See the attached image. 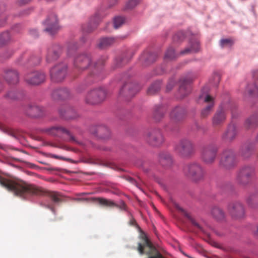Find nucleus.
<instances>
[{"label": "nucleus", "instance_id": "nucleus-1", "mask_svg": "<svg viewBox=\"0 0 258 258\" xmlns=\"http://www.w3.org/2000/svg\"><path fill=\"white\" fill-rule=\"evenodd\" d=\"M0 184L16 196L23 199H28L33 196H45L55 204H58L63 201L62 196L58 192L47 190L23 181H14L0 177Z\"/></svg>", "mask_w": 258, "mask_h": 258}, {"label": "nucleus", "instance_id": "nucleus-2", "mask_svg": "<svg viewBox=\"0 0 258 258\" xmlns=\"http://www.w3.org/2000/svg\"><path fill=\"white\" fill-rule=\"evenodd\" d=\"M102 64L103 62L93 63L91 55L88 53L78 54L74 60V67L78 71H83L89 68L94 69L88 79V81L91 82L98 81L102 79L100 69Z\"/></svg>", "mask_w": 258, "mask_h": 258}, {"label": "nucleus", "instance_id": "nucleus-3", "mask_svg": "<svg viewBox=\"0 0 258 258\" xmlns=\"http://www.w3.org/2000/svg\"><path fill=\"white\" fill-rule=\"evenodd\" d=\"M183 170L184 173L196 182L203 180L206 174L203 166L197 162H192L186 165Z\"/></svg>", "mask_w": 258, "mask_h": 258}, {"label": "nucleus", "instance_id": "nucleus-4", "mask_svg": "<svg viewBox=\"0 0 258 258\" xmlns=\"http://www.w3.org/2000/svg\"><path fill=\"white\" fill-rule=\"evenodd\" d=\"M174 149L179 156L184 158L190 157L195 152L192 142L185 138L180 140L175 145Z\"/></svg>", "mask_w": 258, "mask_h": 258}, {"label": "nucleus", "instance_id": "nucleus-5", "mask_svg": "<svg viewBox=\"0 0 258 258\" xmlns=\"http://www.w3.org/2000/svg\"><path fill=\"white\" fill-rule=\"evenodd\" d=\"M237 160L234 152L231 149L224 150L220 159L219 165L225 169H230L236 164Z\"/></svg>", "mask_w": 258, "mask_h": 258}, {"label": "nucleus", "instance_id": "nucleus-6", "mask_svg": "<svg viewBox=\"0 0 258 258\" xmlns=\"http://www.w3.org/2000/svg\"><path fill=\"white\" fill-rule=\"evenodd\" d=\"M42 133L54 137H61L62 135H66L69 137V141L76 142L75 137L65 127L60 125H54L50 127L42 128L40 130Z\"/></svg>", "mask_w": 258, "mask_h": 258}, {"label": "nucleus", "instance_id": "nucleus-7", "mask_svg": "<svg viewBox=\"0 0 258 258\" xmlns=\"http://www.w3.org/2000/svg\"><path fill=\"white\" fill-rule=\"evenodd\" d=\"M218 152L216 145L209 144L203 147L201 152L202 160L206 164H212L215 161Z\"/></svg>", "mask_w": 258, "mask_h": 258}, {"label": "nucleus", "instance_id": "nucleus-8", "mask_svg": "<svg viewBox=\"0 0 258 258\" xmlns=\"http://www.w3.org/2000/svg\"><path fill=\"white\" fill-rule=\"evenodd\" d=\"M106 96L105 91L101 88L89 91L85 98V102L90 104H97L103 101Z\"/></svg>", "mask_w": 258, "mask_h": 258}, {"label": "nucleus", "instance_id": "nucleus-9", "mask_svg": "<svg viewBox=\"0 0 258 258\" xmlns=\"http://www.w3.org/2000/svg\"><path fill=\"white\" fill-rule=\"evenodd\" d=\"M204 89L202 90V93L199 95L198 101L199 102L203 101L207 104L206 106L201 111V116L205 118L210 115L212 112L214 106V99L208 95L207 92H204Z\"/></svg>", "mask_w": 258, "mask_h": 258}, {"label": "nucleus", "instance_id": "nucleus-10", "mask_svg": "<svg viewBox=\"0 0 258 258\" xmlns=\"http://www.w3.org/2000/svg\"><path fill=\"white\" fill-rule=\"evenodd\" d=\"M67 66L64 63L55 65L50 71L51 80L54 82L62 81L67 75Z\"/></svg>", "mask_w": 258, "mask_h": 258}, {"label": "nucleus", "instance_id": "nucleus-11", "mask_svg": "<svg viewBox=\"0 0 258 258\" xmlns=\"http://www.w3.org/2000/svg\"><path fill=\"white\" fill-rule=\"evenodd\" d=\"M227 210L233 219H240L244 216V208L240 202L235 201L230 203L228 205Z\"/></svg>", "mask_w": 258, "mask_h": 258}, {"label": "nucleus", "instance_id": "nucleus-12", "mask_svg": "<svg viewBox=\"0 0 258 258\" xmlns=\"http://www.w3.org/2000/svg\"><path fill=\"white\" fill-rule=\"evenodd\" d=\"M254 169L251 166H244L238 172L237 178V182L240 185H245L249 183L251 177L253 175Z\"/></svg>", "mask_w": 258, "mask_h": 258}, {"label": "nucleus", "instance_id": "nucleus-13", "mask_svg": "<svg viewBox=\"0 0 258 258\" xmlns=\"http://www.w3.org/2000/svg\"><path fill=\"white\" fill-rule=\"evenodd\" d=\"M227 108L225 104H222L218 107L212 117V123L213 126H220L225 122Z\"/></svg>", "mask_w": 258, "mask_h": 258}, {"label": "nucleus", "instance_id": "nucleus-14", "mask_svg": "<svg viewBox=\"0 0 258 258\" xmlns=\"http://www.w3.org/2000/svg\"><path fill=\"white\" fill-rule=\"evenodd\" d=\"M147 142L152 146L158 147L164 142V138L159 130H154L149 132L146 135Z\"/></svg>", "mask_w": 258, "mask_h": 258}, {"label": "nucleus", "instance_id": "nucleus-15", "mask_svg": "<svg viewBox=\"0 0 258 258\" xmlns=\"http://www.w3.org/2000/svg\"><path fill=\"white\" fill-rule=\"evenodd\" d=\"M45 27L44 31L50 35H53L59 29L57 16L52 14L49 15L44 23Z\"/></svg>", "mask_w": 258, "mask_h": 258}, {"label": "nucleus", "instance_id": "nucleus-16", "mask_svg": "<svg viewBox=\"0 0 258 258\" xmlns=\"http://www.w3.org/2000/svg\"><path fill=\"white\" fill-rule=\"evenodd\" d=\"M25 79L26 82L30 85H38L44 82L45 75L42 72L35 71L28 74Z\"/></svg>", "mask_w": 258, "mask_h": 258}, {"label": "nucleus", "instance_id": "nucleus-17", "mask_svg": "<svg viewBox=\"0 0 258 258\" xmlns=\"http://www.w3.org/2000/svg\"><path fill=\"white\" fill-rule=\"evenodd\" d=\"M139 90V86L137 84L128 82L123 85L120 90L119 95L128 99L133 97Z\"/></svg>", "mask_w": 258, "mask_h": 258}, {"label": "nucleus", "instance_id": "nucleus-18", "mask_svg": "<svg viewBox=\"0 0 258 258\" xmlns=\"http://www.w3.org/2000/svg\"><path fill=\"white\" fill-rule=\"evenodd\" d=\"M25 112L31 117H40L44 115L45 110L43 107L36 104H29L25 109Z\"/></svg>", "mask_w": 258, "mask_h": 258}, {"label": "nucleus", "instance_id": "nucleus-19", "mask_svg": "<svg viewBox=\"0 0 258 258\" xmlns=\"http://www.w3.org/2000/svg\"><path fill=\"white\" fill-rule=\"evenodd\" d=\"M62 52L61 47L58 45H52L47 50L46 60L47 63H51L57 60Z\"/></svg>", "mask_w": 258, "mask_h": 258}, {"label": "nucleus", "instance_id": "nucleus-20", "mask_svg": "<svg viewBox=\"0 0 258 258\" xmlns=\"http://www.w3.org/2000/svg\"><path fill=\"white\" fill-rule=\"evenodd\" d=\"M176 208L178 210L180 211L183 213V214L188 219V220L190 221L191 224L195 228L203 232H205L204 228V222L203 221H200L198 219L194 217L190 214L187 213L179 206H176Z\"/></svg>", "mask_w": 258, "mask_h": 258}, {"label": "nucleus", "instance_id": "nucleus-21", "mask_svg": "<svg viewBox=\"0 0 258 258\" xmlns=\"http://www.w3.org/2000/svg\"><path fill=\"white\" fill-rule=\"evenodd\" d=\"M90 132L92 134L103 139H108L110 136V130L105 125H101L96 127H92L90 129Z\"/></svg>", "mask_w": 258, "mask_h": 258}, {"label": "nucleus", "instance_id": "nucleus-22", "mask_svg": "<svg viewBox=\"0 0 258 258\" xmlns=\"http://www.w3.org/2000/svg\"><path fill=\"white\" fill-rule=\"evenodd\" d=\"M4 78L9 84H16L19 80V73L14 69H6L4 72Z\"/></svg>", "mask_w": 258, "mask_h": 258}, {"label": "nucleus", "instance_id": "nucleus-23", "mask_svg": "<svg viewBox=\"0 0 258 258\" xmlns=\"http://www.w3.org/2000/svg\"><path fill=\"white\" fill-rule=\"evenodd\" d=\"M237 133L236 126L234 124H230L222 136V140L226 142H231L235 138Z\"/></svg>", "mask_w": 258, "mask_h": 258}, {"label": "nucleus", "instance_id": "nucleus-24", "mask_svg": "<svg viewBox=\"0 0 258 258\" xmlns=\"http://www.w3.org/2000/svg\"><path fill=\"white\" fill-rule=\"evenodd\" d=\"M18 61L22 65L29 64L30 66H35L40 63V59L34 56L29 57L28 54H25L18 58Z\"/></svg>", "mask_w": 258, "mask_h": 258}, {"label": "nucleus", "instance_id": "nucleus-25", "mask_svg": "<svg viewBox=\"0 0 258 258\" xmlns=\"http://www.w3.org/2000/svg\"><path fill=\"white\" fill-rule=\"evenodd\" d=\"M186 113L185 108L177 106L172 110L170 113V118L174 121H179L184 118Z\"/></svg>", "mask_w": 258, "mask_h": 258}, {"label": "nucleus", "instance_id": "nucleus-26", "mask_svg": "<svg viewBox=\"0 0 258 258\" xmlns=\"http://www.w3.org/2000/svg\"><path fill=\"white\" fill-rule=\"evenodd\" d=\"M51 95L54 99H65L71 96V92L67 88H59L54 89Z\"/></svg>", "mask_w": 258, "mask_h": 258}, {"label": "nucleus", "instance_id": "nucleus-27", "mask_svg": "<svg viewBox=\"0 0 258 258\" xmlns=\"http://www.w3.org/2000/svg\"><path fill=\"white\" fill-rule=\"evenodd\" d=\"M210 213L213 218L218 222H223L225 220V213L224 211L219 207H213L211 209Z\"/></svg>", "mask_w": 258, "mask_h": 258}, {"label": "nucleus", "instance_id": "nucleus-28", "mask_svg": "<svg viewBox=\"0 0 258 258\" xmlns=\"http://www.w3.org/2000/svg\"><path fill=\"white\" fill-rule=\"evenodd\" d=\"M59 113L66 119H74L77 117L76 112L72 108H61L59 110Z\"/></svg>", "mask_w": 258, "mask_h": 258}, {"label": "nucleus", "instance_id": "nucleus-29", "mask_svg": "<svg viewBox=\"0 0 258 258\" xmlns=\"http://www.w3.org/2000/svg\"><path fill=\"white\" fill-rule=\"evenodd\" d=\"M59 113L66 119H74L77 117L76 112L72 108H61L59 110Z\"/></svg>", "mask_w": 258, "mask_h": 258}, {"label": "nucleus", "instance_id": "nucleus-30", "mask_svg": "<svg viewBox=\"0 0 258 258\" xmlns=\"http://www.w3.org/2000/svg\"><path fill=\"white\" fill-rule=\"evenodd\" d=\"M192 80V79L189 80L183 79L180 81L179 93L181 94V98H183L188 93L189 90L187 88V85L190 83Z\"/></svg>", "mask_w": 258, "mask_h": 258}, {"label": "nucleus", "instance_id": "nucleus-31", "mask_svg": "<svg viewBox=\"0 0 258 258\" xmlns=\"http://www.w3.org/2000/svg\"><path fill=\"white\" fill-rule=\"evenodd\" d=\"M92 201L98 202L100 205L106 207H118V205L111 200L106 199L103 198H92Z\"/></svg>", "mask_w": 258, "mask_h": 258}, {"label": "nucleus", "instance_id": "nucleus-32", "mask_svg": "<svg viewBox=\"0 0 258 258\" xmlns=\"http://www.w3.org/2000/svg\"><path fill=\"white\" fill-rule=\"evenodd\" d=\"M159 162L164 166H170L172 163V158L168 153H162L159 155Z\"/></svg>", "mask_w": 258, "mask_h": 258}, {"label": "nucleus", "instance_id": "nucleus-33", "mask_svg": "<svg viewBox=\"0 0 258 258\" xmlns=\"http://www.w3.org/2000/svg\"><path fill=\"white\" fill-rule=\"evenodd\" d=\"M190 48H186L180 52V54L184 55L191 52H197L200 50V44L198 40L190 41Z\"/></svg>", "mask_w": 258, "mask_h": 258}, {"label": "nucleus", "instance_id": "nucleus-34", "mask_svg": "<svg viewBox=\"0 0 258 258\" xmlns=\"http://www.w3.org/2000/svg\"><path fill=\"white\" fill-rule=\"evenodd\" d=\"M115 42V40L112 37H104L100 39L98 43V47L101 49L105 48L112 44Z\"/></svg>", "mask_w": 258, "mask_h": 258}, {"label": "nucleus", "instance_id": "nucleus-35", "mask_svg": "<svg viewBox=\"0 0 258 258\" xmlns=\"http://www.w3.org/2000/svg\"><path fill=\"white\" fill-rule=\"evenodd\" d=\"M165 112V109L162 106H156L153 113V117L155 121H160L163 117Z\"/></svg>", "mask_w": 258, "mask_h": 258}, {"label": "nucleus", "instance_id": "nucleus-36", "mask_svg": "<svg viewBox=\"0 0 258 258\" xmlns=\"http://www.w3.org/2000/svg\"><path fill=\"white\" fill-rule=\"evenodd\" d=\"M161 87V82L157 81L152 84L147 90V94L152 95L157 93L160 89Z\"/></svg>", "mask_w": 258, "mask_h": 258}, {"label": "nucleus", "instance_id": "nucleus-37", "mask_svg": "<svg viewBox=\"0 0 258 258\" xmlns=\"http://www.w3.org/2000/svg\"><path fill=\"white\" fill-rule=\"evenodd\" d=\"M246 91L250 95H256L258 94V79L256 80L254 84L248 85Z\"/></svg>", "mask_w": 258, "mask_h": 258}, {"label": "nucleus", "instance_id": "nucleus-38", "mask_svg": "<svg viewBox=\"0 0 258 258\" xmlns=\"http://www.w3.org/2000/svg\"><path fill=\"white\" fill-rule=\"evenodd\" d=\"M23 94L22 93L16 90H12L8 92L6 95V97L9 99L15 100L22 98Z\"/></svg>", "mask_w": 258, "mask_h": 258}, {"label": "nucleus", "instance_id": "nucleus-39", "mask_svg": "<svg viewBox=\"0 0 258 258\" xmlns=\"http://www.w3.org/2000/svg\"><path fill=\"white\" fill-rule=\"evenodd\" d=\"M257 124H258V114L251 116L245 121V125L248 128Z\"/></svg>", "mask_w": 258, "mask_h": 258}, {"label": "nucleus", "instance_id": "nucleus-40", "mask_svg": "<svg viewBox=\"0 0 258 258\" xmlns=\"http://www.w3.org/2000/svg\"><path fill=\"white\" fill-rule=\"evenodd\" d=\"M99 17L98 15H96L94 18H92L89 24V28L86 30L90 32L96 28L99 24Z\"/></svg>", "mask_w": 258, "mask_h": 258}, {"label": "nucleus", "instance_id": "nucleus-41", "mask_svg": "<svg viewBox=\"0 0 258 258\" xmlns=\"http://www.w3.org/2000/svg\"><path fill=\"white\" fill-rule=\"evenodd\" d=\"M11 39V36L8 32H5L0 35V47L7 44Z\"/></svg>", "mask_w": 258, "mask_h": 258}, {"label": "nucleus", "instance_id": "nucleus-42", "mask_svg": "<svg viewBox=\"0 0 258 258\" xmlns=\"http://www.w3.org/2000/svg\"><path fill=\"white\" fill-rule=\"evenodd\" d=\"M177 54L175 53L174 50L172 47H169L165 54L164 59L166 60H172L175 58Z\"/></svg>", "mask_w": 258, "mask_h": 258}, {"label": "nucleus", "instance_id": "nucleus-43", "mask_svg": "<svg viewBox=\"0 0 258 258\" xmlns=\"http://www.w3.org/2000/svg\"><path fill=\"white\" fill-rule=\"evenodd\" d=\"M251 153V148L249 145L244 146L241 150V154L245 158L248 157Z\"/></svg>", "mask_w": 258, "mask_h": 258}, {"label": "nucleus", "instance_id": "nucleus-44", "mask_svg": "<svg viewBox=\"0 0 258 258\" xmlns=\"http://www.w3.org/2000/svg\"><path fill=\"white\" fill-rule=\"evenodd\" d=\"M141 59L142 60H145L147 62H153L155 60V55L153 53H144L142 56Z\"/></svg>", "mask_w": 258, "mask_h": 258}, {"label": "nucleus", "instance_id": "nucleus-45", "mask_svg": "<svg viewBox=\"0 0 258 258\" xmlns=\"http://www.w3.org/2000/svg\"><path fill=\"white\" fill-rule=\"evenodd\" d=\"M124 22V18L121 17L115 18L114 20V27L115 29L119 28Z\"/></svg>", "mask_w": 258, "mask_h": 258}, {"label": "nucleus", "instance_id": "nucleus-46", "mask_svg": "<svg viewBox=\"0 0 258 258\" xmlns=\"http://www.w3.org/2000/svg\"><path fill=\"white\" fill-rule=\"evenodd\" d=\"M233 44V41L231 39H223L220 41V45L222 47H231Z\"/></svg>", "mask_w": 258, "mask_h": 258}, {"label": "nucleus", "instance_id": "nucleus-47", "mask_svg": "<svg viewBox=\"0 0 258 258\" xmlns=\"http://www.w3.org/2000/svg\"><path fill=\"white\" fill-rule=\"evenodd\" d=\"M184 33L182 31L177 32L173 36V39L174 42H181L184 39Z\"/></svg>", "mask_w": 258, "mask_h": 258}, {"label": "nucleus", "instance_id": "nucleus-48", "mask_svg": "<svg viewBox=\"0 0 258 258\" xmlns=\"http://www.w3.org/2000/svg\"><path fill=\"white\" fill-rule=\"evenodd\" d=\"M140 0H129L125 6L126 9H132L137 5Z\"/></svg>", "mask_w": 258, "mask_h": 258}, {"label": "nucleus", "instance_id": "nucleus-49", "mask_svg": "<svg viewBox=\"0 0 258 258\" xmlns=\"http://www.w3.org/2000/svg\"><path fill=\"white\" fill-rule=\"evenodd\" d=\"M174 84H175V81L173 79L170 80L166 86L167 91H170L172 89L173 86L174 85Z\"/></svg>", "mask_w": 258, "mask_h": 258}, {"label": "nucleus", "instance_id": "nucleus-50", "mask_svg": "<svg viewBox=\"0 0 258 258\" xmlns=\"http://www.w3.org/2000/svg\"><path fill=\"white\" fill-rule=\"evenodd\" d=\"M49 157L51 158H53L57 159H62V160L64 159L63 157H60L59 156H57V155H54V154H50Z\"/></svg>", "mask_w": 258, "mask_h": 258}, {"label": "nucleus", "instance_id": "nucleus-51", "mask_svg": "<svg viewBox=\"0 0 258 258\" xmlns=\"http://www.w3.org/2000/svg\"><path fill=\"white\" fill-rule=\"evenodd\" d=\"M31 0H20L19 1L20 5H24L29 3Z\"/></svg>", "mask_w": 258, "mask_h": 258}, {"label": "nucleus", "instance_id": "nucleus-52", "mask_svg": "<svg viewBox=\"0 0 258 258\" xmlns=\"http://www.w3.org/2000/svg\"><path fill=\"white\" fill-rule=\"evenodd\" d=\"M118 207L119 206H118ZM119 208L121 210H125L126 209V205L124 204V203L122 202L121 204V205L119 206Z\"/></svg>", "mask_w": 258, "mask_h": 258}, {"label": "nucleus", "instance_id": "nucleus-53", "mask_svg": "<svg viewBox=\"0 0 258 258\" xmlns=\"http://www.w3.org/2000/svg\"><path fill=\"white\" fill-rule=\"evenodd\" d=\"M130 223L131 225H135L136 224V221L134 219L132 218L131 219Z\"/></svg>", "mask_w": 258, "mask_h": 258}, {"label": "nucleus", "instance_id": "nucleus-54", "mask_svg": "<svg viewBox=\"0 0 258 258\" xmlns=\"http://www.w3.org/2000/svg\"><path fill=\"white\" fill-rule=\"evenodd\" d=\"M127 180H128L130 182H132V183H136V181H135V180L133 178H132V177H128V178H127Z\"/></svg>", "mask_w": 258, "mask_h": 258}, {"label": "nucleus", "instance_id": "nucleus-55", "mask_svg": "<svg viewBox=\"0 0 258 258\" xmlns=\"http://www.w3.org/2000/svg\"><path fill=\"white\" fill-rule=\"evenodd\" d=\"M257 199H258V197L257 196H253V197H251L250 198V200H254V201H256Z\"/></svg>", "mask_w": 258, "mask_h": 258}, {"label": "nucleus", "instance_id": "nucleus-56", "mask_svg": "<svg viewBox=\"0 0 258 258\" xmlns=\"http://www.w3.org/2000/svg\"><path fill=\"white\" fill-rule=\"evenodd\" d=\"M79 91H82L83 90H84V88L83 87V85H81V86H80V87H79Z\"/></svg>", "mask_w": 258, "mask_h": 258}, {"label": "nucleus", "instance_id": "nucleus-57", "mask_svg": "<svg viewBox=\"0 0 258 258\" xmlns=\"http://www.w3.org/2000/svg\"><path fill=\"white\" fill-rule=\"evenodd\" d=\"M36 33V32L35 31V30H33V31H31V33L32 34H33H33L34 35V34H35V33Z\"/></svg>", "mask_w": 258, "mask_h": 258}, {"label": "nucleus", "instance_id": "nucleus-58", "mask_svg": "<svg viewBox=\"0 0 258 258\" xmlns=\"http://www.w3.org/2000/svg\"><path fill=\"white\" fill-rule=\"evenodd\" d=\"M255 234L258 236V227H257V230L255 231Z\"/></svg>", "mask_w": 258, "mask_h": 258}, {"label": "nucleus", "instance_id": "nucleus-59", "mask_svg": "<svg viewBox=\"0 0 258 258\" xmlns=\"http://www.w3.org/2000/svg\"><path fill=\"white\" fill-rule=\"evenodd\" d=\"M48 207L49 208L51 209H53L52 206H51V205H48Z\"/></svg>", "mask_w": 258, "mask_h": 258}, {"label": "nucleus", "instance_id": "nucleus-60", "mask_svg": "<svg viewBox=\"0 0 258 258\" xmlns=\"http://www.w3.org/2000/svg\"><path fill=\"white\" fill-rule=\"evenodd\" d=\"M84 200V199H77L76 200L79 201H82V200Z\"/></svg>", "mask_w": 258, "mask_h": 258}, {"label": "nucleus", "instance_id": "nucleus-61", "mask_svg": "<svg viewBox=\"0 0 258 258\" xmlns=\"http://www.w3.org/2000/svg\"><path fill=\"white\" fill-rule=\"evenodd\" d=\"M256 141L258 142V134H257V136L256 138Z\"/></svg>", "mask_w": 258, "mask_h": 258}, {"label": "nucleus", "instance_id": "nucleus-62", "mask_svg": "<svg viewBox=\"0 0 258 258\" xmlns=\"http://www.w3.org/2000/svg\"><path fill=\"white\" fill-rule=\"evenodd\" d=\"M145 171H146V172H148V170H145Z\"/></svg>", "mask_w": 258, "mask_h": 258}]
</instances>
